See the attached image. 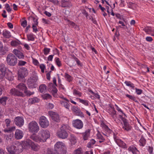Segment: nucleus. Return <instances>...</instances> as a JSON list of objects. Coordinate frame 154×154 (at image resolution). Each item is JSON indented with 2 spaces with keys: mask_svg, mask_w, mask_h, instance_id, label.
Masks as SVG:
<instances>
[{
  "mask_svg": "<svg viewBox=\"0 0 154 154\" xmlns=\"http://www.w3.org/2000/svg\"><path fill=\"white\" fill-rule=\"evenodd\" d=\"M50 136L49 132L47 130H42L39 132L38 135L33 134L30 138L33 140L37 142H44Z\"/></svg>",
  "mask_w": 154,
  "mask_h": 154,
  "instance_id": "nucleus-1",
  "label": "nucleus"
},
{
  "mask_svg": "<svg viewBox=\"0 0 154 154\" xmlns=\"http://www.w3.org/2000/svg\"><path fill=\"white\" fill-rule=\"evenodd\" d=\"M68 129V125L63 124L61 127L60 130L57 132V136L60 138L62 139L67 138L68 136V134L67 131Z\"/></svg>",
  "mask_w": 154,
  "mask_h": 154,
  "instance_id": "nucleus-2",
  "label": "nucleus"
},
{
  "mask_svg": "<svg viewBox=\"0 0 154 154\" xmlns=\"http://www.w3.org/2000/svg\"><path fill=\"white\" fill-rule=\"evenodd\" d=\"M6 61L8 64L11 66H15L17 63V57L12 54H9L8 55L6 58Z\"/></svg>",
  "mask_w": 154,
  "mask_h": 154,
  "instance_id": "nucleus-3",
  "label": "nucleus"
},
{
  "mask_svg": "<svg viewBox=\"0 0 154 154\" xmlns=\"http://www.w3.org/2000/svg\"><path fill=\"white\" fill-rule=\"evenodd\" d=\"M38 80V77L36 75L31 76L28 79L27 85L29 88H35L37 86L36 82Z\"/></svg>",
  "mask_w": 154,
  "mask_h": 154,
  "instance_id": "nucleus-4",
  "label": "nucleus"
},
{
  "mask_svg": "<svg viewBox=\"0 0 154 154\" xmlns=\"http://www.w3.org/2000/svg\"><path fill=\"white\" fill-rule=\"evenodd\" d=\"M29 129L30 132L36 133L39 130V127L37 122L32 121L29 124Z\"/></svg>",
  "mask_w": 154,
  "mask_h": 154,
  "instance_id": "nucleus-5",
  "label": "nucleus"
},
{
  "mask_svg": "<svg viewBox=\"0 0 154 154\" xmlns=\"http://www.w3.org/2000/svg\"><path fill=\"white\" fill-rule=\"evenodd\" d=\"M120 118L122 120L123 124L122 125V128L125 131H129L131 129V127L128 122L127 119L119 115Z\"/></svg>",
  "mask_w": 154,
  "mask_h": 154,
  "instance_id": "nucleus-6",
  "label": "nucleus"
},
{
  "mask_svg": "<svg viewBox=\"0 0 154 154\" xmlns=\"http://www.w3.org/2000/svg\"><path fill=\"white\" fill-rule=\"evenodd\" d=\"M39 123L41 127L46 128L49 125V122L47 118L44 116H41L39 119Z\"/></svg>",
  "mask_w": 154,
  "mask_h": 154,
  "instance_id": "nucleus-7",
  "label": "nucleus"
},
{
  "mask_svg": "<svg viewBox=\"0 0 154 154\" xmlns=\"http://www.w3.org/2000/svg\"><path fill=\"white\" fill-rule=\"evenodd\" d=\"M27 144L30 146L32 149L35 151H38L40 149V146L39 145L35 144L33 142L30 140H27L26 141Z\"/></svg>",
  "mask_w": 154,
  "mask_h": 154,
  "instance_id": "nucleus-8",
  "label": "nucleus"
},
{
  "mask_svg": "<svg viewBox=\"0 0 154 154\" xmlns=\"http://www.w3.org/2000/svg\"><path fill=\"white\" fill-rule=\"evenodd\" d=\"M48 114L54 121L57 122H60V118L59 115L57 113L52 111H49Z\"/></svg>",
  "mask_w": 154,
  "mask_h": 154,
  "instance_id": "nucleus-9",
  "label": "nucleus"
},
{
  "mask_svg": "<svg viewBox=\"0 0 154 154\" xmlns=\"http://www.w3.org/2000/svg\"><path fill=\"white\" fill-rule=\"evenodd\" d=\"M14 122L17 126L21 127L23 125L24 120L23 117L18 116L14 119Z\"/></svg>",
  "mask_w": 154,
  "mask_h": 154,
  "instance_id": "nucleus-10",
  "label": "nucleus"
},
{
  "mask_svg": "<svg viewBox=\"0 0 154 154\" xmlns=\"http://www.w3.org/2000/svg\"><path fill=\"white\" fill-rule=\"evenodd\" d=\"M73 126L75 128L78 129H81L83 127V124L81 120L77 119L73 121Z\"/></svg>",
  "mask_w": 154,
  "mask_h": 154,
  "instance_id": "nucleus-11",
  "label": "nucleus"
},
{
  "mask_svg": "<svg viewBox=\"0 0 154 154\" xmlns=\"http://www.w3.org/2000/svg\"><path fill=\"white\" fill-rule=\"evenodd\" d=\"M10 93L11 94L15 96H22L23 95V94L22 91L16 88L11 89Z\"/></svg>",
  "mask_w": 154,
  "mask_h": 154,
  "instance_id": "nucleus-12",
  "label": "nucleus"
},
{
  "mask_svg": "<svg viewBox=\"0 0 154 154\" xmlns=\"http://www.w3.org/2000/svg\"><path fill=\"white\" fill-rule=\"evenodd\" d=\"M23 134L22 131L19 129H17L15 131L14 137L17 140L20 139L23 137Z\"/></svg>",
  "mask_w": 154,
  "mask_h": 154,
  "instance_id": "nucleus-13",
  "label": "nucleus"
},
{
  "mask_svg": "<svg viewBox=\"0 0 154 154\" xmlns=\"http://www.w3.org/2000/svg\"><path fill=\"white\" fill-rule=\"evenodd\" d=\"M72 4L69 0H61V6L63 8H70Z\"/></svg>",
  "mask_w": 154,
  "mask_h": 154,
  "instance_id": "nucleus-14",
  "label": "nucleus"
},
{
  "mask_svg": "<svg viewBox=\"0 0 154 154\" xmlns=\"http://www.w3.org/2000/svg\"><path fill=\"white\" fill-rule=\"evenodd\" d=\"M72 110L76 115L79 116L81 117H84L83 113L77 107L75 106H73L72 108Z\"/></svg>",
  "mask_w": 154,
  "mask_h": 154,
  "instance_id": "nucleus-15",
  "label": "nucleus"
},
{
  "mask_svg": "<svg viewBox=\"0 0 154 154\" xmlns=\"http://www.w3.org/2000/svg\"><path fill=\"white\" fill-rule=\"evenodd\" d=\"M6 68L4 64H0V79H2L5 76Z\"/></svg>",
  "mask_w": 154,
  "mask_h": 154,
  "instance_id": "nucleus-16",
  "label": "nucleus"
},
{
  "mask_svg": "<svg viewBox=\"0 0 154 154\" xmlns=\"http://www.w3.org/2000/svg\"><path fill=\"white\" fill-rule=\"evenodd\" d=\"M15 147L16 153H20L22 152L23 149V147L22 145L19 143H15Z\"/></svg>",
  "mask_w": 154,
  "mask_h": 154,
  "instance_id": "nucleus-17",
  "label": "nucleus"
},
{
  "mask_svg": "<svg viewBox=\"0 0 154 154\" xmlns=\"http://www.w3.org/2000/svg\"><path fill=\"white\" fill-rule=\"evenodd\" d=\"M16 146H15V144H12L11 146H8L6 148L7 149L9 153V154H12L16 153L15 149Z\"/></svg>",
  "mask_w": 154,
  "mask_h": 154,
  "instance_id": "nucleus-18",
  "label": "nucleus"
},
{
  "mask_svg": "<svg viewBox=\"0 0 154 154\" xmlns=\"http://www.w3.org/2000/svg\"><path fill=\"white\" fill-rule=\"evenodd\" d=\"M114 138L116 143L119 146L122 148H125L126 147V144L121 140L117 139L115 136L114 137Z\"/></svg>",
  "mask_w": 154,
  "mask_h": 154,
  "instance_id": "nucleus-19",
  "label": "nucleus"
},
{
  "mask_svg": "<svg viewBox=\"0 0 154 154\" xmlns=\"http://www.w3.org/2000/svg\"><path fill=\"white\" fill-rule=\"evenodd\" d=\"M13 53L19 59H23L24 57L23 54L17 49H14L13 51Z\"/></svg>",
  "mask_w": 154,
  "mask_h": 154,
  "instance_id": "nucleus-20",
  "label": "nucleus"
},
{
  "mask_svg": "<svg viewBox=\"0 0 154 154\" xmlns=\"http://www.w3.org/2000/svg\"><path fill=\"white\" fill-rule=\"evenodd\" d=\"M90 129H88L85 132L82 133L83 138L84 140H86L88 139L90 136Z\"/></svg>",
  "mask_w": 154,
  "mask_h": 154,
  "instance_id": "nucleus-21",
  "label": "nucleus"
},
{
  "mask_svg": "<svg viewBox=\"0 0 154 154\" xmlns=\"http://www.w3.org/2000/svg\"><path fill=\"white\" fill-rule=\"evenodd\" d=\"M16 88L19 89L20 91H24L26 89V87L25 85L23 83L19 84L16 86Z\"/></svg>",
  "mask_w": 154,
  "mask_h": 154,
  "instance_id": "nucleus-22",
  "label": "nucleus"
},
{
  "mask_svg": "<svg viewBox=\"0 0 154 154\" xmlns=\"http://www.w3.org/2000/svg\"><path fill=\"white\" fill-rule=\"evenodd\" d=\"M65 146L64 144L61 142H57L55 145V148L57 149H61Z\"/></svg>",
  "mask_w": 154,
  "mask_h": 154,
  "instance_id": "nucleus-23",
  "label": "nucleus"
},
{
  "mask_svg": "<svg viewBox=\"0 0 154 154\" xmlns=\"http://www.w3.org/2000/svg\"><path fill=\"white\" fill-rule=\"evenodd\" d=\"M70 140L72 144L74 145L77 142L76 138L74 135L71 134L70 135Z\"/></svg>",
  "mask_w": 154,
  "mask_h": 154,
  "instance_id": "nucleus-24",
  "label": "nucleus"
},
{
  "mask_svg": "<svg viewBox=\"0 0 154 154\" xmlns=\"http://www.w3.org/2000/svg\"><path fill=\"white\" fill-rule=\"evenodd\" d=\"M6 78L9 81H12L14 80V76L12 75V72L8 71V73L6 74Z\"/></svg>",
  "mask_w": 154,
  "mask_h": 154,
  "instance_id": "nucleus-25",
  "label": "nucleus"
},
{
  "mask_svg": "<svg viewBox=\"0 0 154 154\" xmlns=\"http://www.w3.org/2000/svg\"><path fill=\"white\" fill-rule=\"evenodd\" d=\"M68 102L67 101H60V103L65 108L67 109H69L70 107V105L69 104Z\"/></svg>",
  "mask_w": 154,
  "mask_h": 154,
  "instance_id": "nucleus-26",
  "label": "nucleus"
},
{
  "mask_svg": "<svg viewBox=\"0 0 154 154\" xmlns=\"http://www.w3.org/2000/svg\"><path fill=\"white\" fill-rule=\"evenodd\" d=\"M20 43V42L18 40H13L11 42V45L12 46L16 47L19 46Z\"/></svg>",
  "mask_w": 154,
  "mask_h": 154,
  "instance_id": "nucleus-27",
  "label": "nucleus"
},
{
  "mask_svg": "<svg viewBox=\"0 0 154 154\" xmlns=\"http://www.w3.org/2000/svg\"><path fill=\"white\" fill-rule=\"evenodd\" d=\"M39 89L40 92L45 93L46 91V86L45 84H42L39 86Z\"/></svg>",
  "mask_w": 154,
  "mask_h": 154,
  "instance_id": "nucleus-28",
  "label": "nucleus"
},
{
  "mask_svg": "<svg viewBox=\"0 0 154 154\" xmlns=\"http://www.w3.org/2000/svg\"><path fill=\"white\" fill-rule=\"evenodd\" d=\"M128 150L129 151L131 152L133 154H137L138 152V150L135 147H130L128 148Z\"/></svg>",
  "mask_w": 154,
  "mask_h": 154,
  "instance_id": "nucleus-29",
  "label": "nucleus"
},
{
  "mask_svg": "<svg viewBox=\"0 0 154 154\" xmlns=\"http://www.w3.org/2000/svg\"><path fill=\"white\" fill-rule=\"evenodd\" d=\"M27 40L28 41H34L35 40V36L32 33L28 34L27 35Z\"/></svg>",
  "mask_w": 154,
  "mask_h": 154,
  "instance_id": "nucleus-30",
  "label": "nucleus"
},
{
  "mask_svg": "<svg viewBox=\"0 0 154 154\" xmlns=\"http://www.w3.org/2000/svg\"><path fill=\"white\" fill-rule=\"evenodd\" d=\"M3 35L5 37L8 38H9L11 36L10 32L7 30L3 31Z\"/></svg>",
  "mask_w": 154,
  "mask_h": 154,
  "instance_id": "nucleus-31",
  "label": "nucleus"
},
{
  "mask_svg": "<svg viewBox=\"0 0 154 154\" xmlns=\"http://www.w3.org/2000/svg\"><path fill=\"white\" fill-rule=\"evenodd\" d=\"M39 101V99L36 97L31 98L29 99V102L31 104H33L35 103L38 102Z\"/></svg>",
  "mask_w": 154,
  "mask_h": 154,
  "instance_id": "nucleus-32",
  "label": "nucleus"
},
{
  "mask_svg": "<svg viewBox=\"0 0 154 154\" xmlns=\"http://www.w3.org/2000/svg\"><path fill=\"white\" fill-rule=\"evenodd\" d=\"M7 99L8 97H6L1 98H0V104H2L3 105H5Z\"/></svg>",
  "mask_w": 154,
  "mask_h": 154,
  "instance_id": "nucleus-33",
  "label": "nucleus"
},
{
  "mask_svg": "<svg viewBox=\"0 0 154 154\" xmlns=\"http://www.w3.org/2000/svg\"><path fill=\"white\" fill-rule=\"evenodd\" d=\"M139 142L140 143V145L142 146H144L146 144V140L142 136L140 140H139Z\"/></svg>",
  "mask_w": 154,
  "mask_h": 154,
  "instance_id": "nucleus-34",
  "label": "nucleus"
},
{
  "mask_svg": "<svg viewBox=\"0 0 154 154\" xmlns=\"http://www.w3.org/2000/svg\"><path fill=\"white\" fill-rule=\"evenodd\" d=\"M25 76L22 75L21 73H18V79L19 80H21L23 82H24L25 80L24 79Z\"/></svg>",
  "mask_w": 154,
  "mask_h": 154,
  "instance_id": "nucleus-35",
  "label": "nucleus"
},
{
  "mask_svg": "<svg viewBox=\"0 0 154 154\" xmlns=\"http://www.w3.org/2000/svg\"><path fill=\"white\" fill-rule=\"evenodd\" d=\"M24 93L27 96H30L34 94V92H31L30 91L27 90V88L25 89L24 91Z\"/></svg>",
  "mask_w": 154,
  "mask_h": 154,
  "instance_id": "nucleus-36",
  "label": "nucleus"
},
{
  "mask_svg": "<svg viewBox=\"0 0 154 154\" xmlns=\"http://www.w3.org/2000/svg\"><path fill=\"white\" fill-rule=\"evenodd\" d=\"M96 142V141L94 139L91 140L87 145V147L89 148L92 147V146Z\"/></svg>",
  "mask_w": 154,
  "mask_h": 154,
  "instance_id": "nucleus-37",
  "label": "nucleus"
},
{
  "mask_svg": "<svg viewBox=\"0 0 154 154\" xmlns=\"http://www.w3.org/2000/svg\"><path fill=\"white\" fill-rule=\"evenodd\" d=\"M124 83L127 86L131 88H134V84L131 83L130 82L125 81Z\"/></svg>",
  "mask_w": 154,
  "mask_h": 154,
  "instance_id": "nucleus-38",
  "label": "nucleus"
},
{
  "mask_svg": "<svg viewBox=\"0 0 154 154\" xmlns=\"http://www.w3.org/2000/svg\"><path fill=\"white\" fill-rule=\"evenodd\" d=\"M21 71L24 73L25 76H26L28 75V71L26 68L22 67L21 68Z\"/></svg>",
  "mask_w": 154,
  "mask_h": 154,
  "instance_id": "nucleus-39",
  "label": "nucleus"
},
{
  "mask_svg": "<svg viewBox=\"0 0 154 154\" xmlns=\"http://www.w3.org/2000/svg\"><path fill=\"white\" fill-rule=\"evenodd\" d=\"M72 154H82V153L81 150V149L78 148L76 149L75 150Z\"/></svg>",
  "mask_w": 154,
  "mask_h": 154,
  "instance_id": "nucleus-40",
  "label": "nucleus"
},
{
  "mask_svg": "<svg viewBox=\"0 0 154 154\" xmlns=\"http://www.w3.org/2000/svg\"><path fill=\"white\" fill-rule=\"evenodd\" d=\"M55 62L57 65L59 66H60L62 64L61 61L60 60V59L59 58H57L56 59Z\"/></svg>",
  "mask_w": 154,
  "mask_h": 154,
  "instance_id": "nucleus-41",
  "label": "nucleus"
},
{
  "mask_svg": "<svg viewBox=\"0 0 154 154\" xmlns=\"http://www.w3.org/2000/svg\"><path fill=\"white\" fill-rule=\"evenodd\" d=\"M73 93L74 94L76 95H78L79 97H80L81 96V93L79 91L76 89H74V90Z\"/></svg>",
  "mask_w": 154,
  "mask_h": 154,
  "instance_id": "nucleus-42",
  "label": "nucleus"
},
{
  "mask_svg": "<svg viewBox=\"0 0 154 154\" xmlns=\"http://www.w3.org/2000/svg\"><path fill=\"white\" fill-rule=\"evenodd\" d=\"M65 77L67 79V81H68V82H70V81H71V77L70 75H69L67 73H65Z\"/></svg>",
  "mask_w": 154,
  "mask_h": 154,
  "instance_id": "nucleus-43",
  "label": "nucleus"
},
{
  "mask_svg": "<svg viewBox=\"0 0 154 154\" xmlns=\"http://www.w3.org/2000/svg\"><path fill=\"white\" fill-rule=\"evenodd\" d=\"M50 51V49L47 48H45L44 49V54L45 55L48 54Z\"/></svg>",
  "mask_w": 154,
  "mask_h": 154,
  "instance_id": "nucleus-44",
  "label": "nucleus"
},
{
  "mask_svg": "<svg viewBox=\"0 0 154 154\" xmlns=\"http://www.w3.org/2000/svg\"><path fill=\"white\" fill-rule=\"evenodd\" d=\"M97 136L98 139H100L101 140H102V141L104 140V138L100 133H98L97 134Z\"/></svg>",
  "mask_w": 154,
  "mask_h": 154,
  "instance_id": "nucleus-45",
  "label": "nucleus"
},
{
  "mask_svg": "<svg viewBox=\"0 0 154 154\" xmlns=\"http://www.w3.org/2000/svg\"><path fill=\"white\" fill-rule=\"evenodd\" d=\"M5 7L6 10L8 12H10L11 11L12 9L10 8L9 5L8 4H6L5 5Z\"/></svg>",
  "mask_w": 154,
  "mask_h": 154,
  "instance_id": "nucleus-46",
  "label": "nucleus"
},
{
  "mask_svg": "<svg viewBox=\"0 0 154 154\" xmlns=\"http://www.w3.org/2000/svg\"><path fill=\"white\" fill-rule=\"evenodd\" d=\"M80 102L83 104H84L85 105L88 106V102L86 100H82L81 99H79Z\"/></svg>",
  "mask_w": 154,
  "mask_h": 154,
  "instance_id": "nucleus-47",
  "label": "nucleus"
},
{
  "mask_svg": "<svg viewBox=\"0 0 154 154\" xmlns=\"http://www.w3.org/2000/svg\"><path fill=\"white\" fill-rule=\"evenodd\" d=\"M126 96L128 97V98H129V99H131V100H133L134 101H136V98H135L134 97H133V96H131V95H128V94H127L126 95Z\"/></svg>",
  "mask_w": 154,
  "mask_h": 154,
  "instance_id": "nucleus-48",
  "label": "nucleus"
},
{
  "mask_svg": "<svg viewBox=\"0 0 154 154\" xmlns=\"http://www.w3.org/2000/svg\"><path fill=\"white\" fill-rule=\"evenodd\" d=\"M26 63V62L25 61H22V60H20L19 61L18 63V65L19 66H24V65Z\"/></svg>",
  "mask_w": 154,
  "mask_h": 154,
  "instance_id": "nucleus-49",
  "label": "nucleus"
},
{
  "mask_svg": "<svg viewBox=\"0 0 154 154\" xmlns=\"http://www.w3.org/2000/svg\"><path fill=\"white\" fill-rule=\"evenodd\" d=\"M111 111H110V114L112 115H114L116 114V111L115 110L114 108L112 107H111Z\"/></svg>",
  "mask_w": 154,
  "mask_h": 154,
  "instance_id": "nucleus-50",
  "label": "nucleus"
},
{
  "mask_svg": "<svg viewBox=\"0 0 154 154\" xmlns=\"http://www.w3.org/2000/svg\"><path fill=\"white\" fill-rule=\"evenodd\" d=\"M51 97V95L49 94H46L44 95L43 98L45 99L50 98Z\"/></svg>",
  "mask_w": 154,
  "mask_h": 154,
  "instance_id": "nucleus-51",
  "label": "nucleus"
},
{
  "mask_svg": "<svg viewBox=\"0 0 154 154\" xmlns=\"http://www.w3.org/2000/svg\"><path fill=\"white\" fill-rule=\"evenodd\" d=\"M6 124L7 127L9 126H10V124L11 122V121L9 119H6L5 120Z\"/></svg>",
  "mask_w": 154,
  "mask_h": 154,
  "instance_id": "nucleus-52",
  "label": "nucleus"
},
{
  "mask_svg": "<svg viewBox=\"0 0 154 154\" xmlns=\"http://www.w3.org/2000/svg\"><path fill=\"white\" fill-rule=\"evenodd\" d=\"M27 24V21L26 20H24V21H23L21 23V25L22 26L24 27H25Z\"/></svg>",
  "mask_w": 154,
  "mask_h": 154,
  "instance_id": "nucleus-53",
  "label": "nucleus"
},
{
  "mask_svg": "<svg viewBox=\"0 0 154 154\" xmlns=\"http://www.w3.org/2000/svg\"><path fill=\"white\" fill-rule=\"evenodd\" d=\"M136 92L137 94L138 95L140 94L142 92V90L141 89L135 88Z\"/></svg>",
  "mask_w": 154,
  "mask_h": 154,
  "instance_id": "nucleus-54",
  "label": "nucleus"
},
{
  "mask_svg": "<svg viewBox=\"0 0 154 154\" xmlns=\"http://www.w3.org/2000/svg\"><path fill=\"white\" fill-rule=\"evenodd\" d=\"M50 2H52L54 4L57 5L58 4L59 2L57 0H49Z\"/></svg>",
  "mask_w": 154,
  "mask_h": 154,
  "instance_id": "nucleus-55",
  "label": "nucleus"
},
{
  "mask_svg": "<svg viewBox=\"0 0 154 154\" xmlns=\"http://www.w3.org/2000/svg\"><path fill=\"white\" fill-rule=\"evenodd\" d=\"M56 86L53 85V86L52 87L53 88L52 91L54 93L56 94L57 92V89Z\"/></svg>",
  "mask_w": 154,
  "mask_h": 154,
  "instance_id": "nucleus-56",
  "label": "nucleus"
},
{
  "mask_svg": "<svg viewBox=\"0 0 154 154\" xmlns=\"http://www.w3.org/2000/svg\"><path fill=\"white\" fill-rule=\"evenodd\" d=\"M148 151L150 154H152L153 148L150 146L149 147Z\"/></svg>",
  "mask_w": 154,
  "mask_h": 154,
  "instance_id": "nucleus-57",
  "label": "nucleus"
},
{
  "mask_svg": "<svg viewBox=\"0 0 154 154\" xmlns=\"http://www.w3.org/2000/svg\"><path fill=\"white\" fill-rule=\"evenodd\" d=\"M15 129V127L13 126L9 128V129L7 130L6 132H8V131H13Z\"/></svg>",
  "mask_w": 154,
  "mask_h": 154,
  "instance_id": "nucleus-58",
  "label": "nucleus"
},
{
  "mask_svg": "<svg viewBox=\"0 0 154 154\" xmlns=\"http://www.w3.org/2000/svg\"><path fill=\"white\" fill-rule=\"evenodd\" d=\"M54 56V55H49L48 58V60L49 61H51L52 60Z\"/></svg>",
  "mask_w": 154,
  "mask_h": 154,
  "instance_id": "nucleus-59",
  "label": "nucleus"
},
{
  "mask_svg": "<svg viewBox=\"0 0 154 154\" xmlns=\"http://www.w3.org/2000/svg\"><path fill=\"white\" fill-rule=\"evenodd\" d=\"M82 13L83 14L85 15L87 19H88V13L86 12V11L85 10H84L82 12Z\"/></svg>",
  "mask_w": 154,
  "mask_h": 154,
  "instance_id": "nucleus-60",
  "label": "nucleus"
},
{
  "mask_svg": "<svg viewBox=\"0 0 154 154\" xmlns=\"http://www.w3.org/2000/svg\"><path fill=\"white\" fill-rule=\"evenodd\" d=\"M145 31L148 34H150L151 32V30L149 28H147L145 29Z\"/></svg>",
  "mask_w": 154,
  "mask_h": 154,
  "instance_id": "nucleus-61",
  "label": "nucleus"
},
{
  "mask_svg": "<svg viewBox=\"0 0 154 154\" xmlns=\"http://www.w3.org/2000/svg\"><path fill=\"white\" fill-rule=\"evenodd\" d=\"M32 27L33 31L35 32H36L38 31V29L36 28V26L35 25H33Z\"/></svg>",
  "mask_w": 154,
  "mask_h": 154,
  "instance_id": "nucleus-62",
  "label": "nucleus"
},
{
  "mask_svg": "<svg viewBox=\"0 0 154 154\" xmlns=\"http://www.w3.org/2000/svg\"><path fill=\"white\" fill-rule=\"evenodd\" d=\"M44 13L48 17H50L51 15V14L50 13L48 12L47 11H45Z\"/></svg>",
  "mask_w": 154,
  "mask_h": 154,
  "instance_id": "nucleus-63",
  "label": "nucleus"
},
{
  "mask_svg": "<svg viewBox=\"0 0 154 154\" xmlns=\"http://www.w3.org/2000/svg\"><path fill=\"white\" fill-rule=\"evenodd\" d=\"M51 72V71H50L47 74L46 76H47V79L48 80H50V73Z\"/></svg>",
  "mask_w": 154,
  "mask_h": 154,
  "instance_id": "nucleus-64",
  "label": "nucleus"
}]
</instances>
